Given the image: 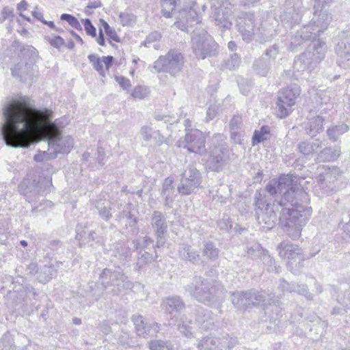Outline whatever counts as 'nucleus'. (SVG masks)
<instances>
[{
    "label": "nucleus",
    "instance_id": "obj_20",
    "mask_svg": "<svg viewBox=\"0 0 350 350\" xmlns=\"http://www.w3.org/2000/svg\"><path fill=\"white\" fill-rule=\"evenodd\" d=\"M277 250L281 258L288 260V267H291L293 262L296 260L299 262L304 260L301 249L288 241L281 242L278 245Z\"/></svg>",
    "mask_w": 350,
    "mask_h": 350
},
{
    "label": "nucleus",
    "instance_id": "obj_30",
    "mask_svg": "<svg viewBox=\"0 0 350 350\" xmlns=\"http://www.w3.org/2000/svg\"><path fill=\"white\" fill-rule=\"evenodd\" d=\"M165 311L172 317H176L185 308V304L179 296L167 297L163 300Z\"/></svg>",
    "mask_w": 350,
    "mask_h": 350
},
{
    "label": "nucleus",
    "instance_id": "obj_6",
    "mask_svg": "<svg viewBox=\"0 0 350 350\" xmlns=\"http://www.w3.org/2000/svg\"><path fill=\"white\" fill-rule=\"evenodd\" d=\"M211 14L210 18L214 25L221 31L232 27V15L234 12V3L232 0H211Z\"/></svg>",
    "mask_w": 350,
    "mask_h": 350
},
{
    "label": "nucleus",
    "instance_id": "obj_5",
    "mask_svg": "<svg viewBox=\"0 0 350 350\" xmlns=\"http://www.w3.org/2000/svg\"><path fill=\"white\" fill-rule=\"evenodd\" d=\"M191 42L192 51L198 59H204L218 53L219 45L201 26L192 30Z\"/></svg>",
    "mask_w": 350,
    "mask_h": 350
},
{
    "label": "nucleus",
    "instance_id": "obj_42",
    "mask_svg": "<svg viewBox=\"0 0 350 350\" xmlns=\"http://www.w3.org/2000/svg\"><path fill=\"white\" fill-rule=\"evenodd\" d=\"M180 4V0H161L162 15L165 18L172 17Z\"/></svg>",
    "mask_w": 350,
    "mask_h": 350
},
{
    "label": "nucleus",
    "instance_id": "obj_10",
    "mask_svg": "<svg viewBox=\"0 0 350 350\" xmlns=\"http://www.w3.org/2000/svg\"><path fill=\"white\" fill-rule=\"evenodd\" d=\"M201 184L202 176L200 171L194 165H189L181 174L177 190L181 195H190L195 193Z\"/></svg>",
    "mask_w": 350,
    "mask_h": 350
},
{
    "label": "nucleus",
    "instance_id": "obj_41",
    "mask_svg": "<svg viewBox=\"0 0 350 350\" xmlns=\"http://www.w3.org/2000/svg\"><path fill=\"white\" fill-rule=\"evenodd\" d=\"M272 64L265 57H260L256 59L252 65L255 73L262 77H265L269 73Z\"/></svg>",
    "mask_w": 350,
    "mask_h": 350
},
{
    "label": "nucleus",
    "instance_id": "obj_61",
    "mask_svg": "<svg viewBox=\"0 0 350 350\" xmlns=\"http://www.w3.org/2000/svg\"><path fill=\"white\" fill-rule=\"evenodd\" d=\"M229 127L230 131L243 130L242 117L239 114L234 115L230 120Z\"/></svg>",
    "mask_w": 350,
    "mask_h": 350
},
{
    "label": "nucleus",
    "instance_id": "obj_4",
    "mask_svg": "<svg viewBox=\"0 0 350 350\" xmlns=\"http://www.w3.org/2000/svg\"><path fill=\"white\" fill-rule=\"evenodd\" d=\"M326 52L327 45L323 40L320 39L313 40L308 49L295 58L293 64L294 70L298 72L304 71L312 72L325 58Z\"/></svg>",
    "mask_w": 350,
    "mask_h": 350
},
{
    "label": "nucleus",
    "instance_id": "obj_26",
    "mask_svg": "<svg viewBox=\"0 0 350 350\" xmlns=\"http://www.w3.org/2000/svg\"><path fill=\"white\" fill-rule=\"evenodd\" d=\"M132 321L135 326V330L138 336L146 338L148 336H153L159 330V326L156 323L148 324L144 321L141 314L132 316Z\"/></svg>",
    "mask_w": 350,
    "mask_h": 350
},
{
    "label": "nucleus",
    "instance_id": "obj_29",
    "mask_svg": "<svg viewBox=\"0 0 350 350\" xmlns=\"http://www.w3.org/2000/svg\"><path fill=\"white\" fill-rule=\"evenodd\" d=\"M277 212L280 213V208L273 206L268 211H262L260 213L256 212L258 223L267 229L273 228L276 222L278 221H280Z\"/></svg>",
    "mask_w": 350,
    "mask_h": 350
},
{
    "label": "nucleus",
    "instance_id": "obj_37",
    "mask_svg": "<svg viewBox=\"0 0 350 350\" xmlns=\"http://www.w3.org/2000/svg\"><path fill=\"white\" fill-rule=\"evenodd\" d=\"M340 146L326 147L318 153L317 159L322 162L334 161L340 157Z\"/></svg>",
    "mask_w": 350,
    "mask_h": 350
},
{
    "label": "nucleus",
    "instance_id": "obj_35",
    "mask_svg": "<svg viewBox=\"0 0 350 350\" xmlns=\"http://www.w3.org/2000/svg\"><path fill=\"white\" fill-rule=\"evenodd\" d=\"M254 196L256 212H258V211L260 212L268 211L272 208L275 199L274 196H270L269 193L266 191L263 193L256 191Z\"/></svg>",
    "mask_w": 350,
    "mask_h": 350
},
{
    "label": "nucleus",
    "instance_id": "obj_62",
    "mask_svg": "<svg viewBox=\"0 0 350 350\" xmlns=\"http://www.w3.org/2000/svg\"><path fill=\"white\" fill-rule=\"evenodd\" d=\"M120 23L123 26L131 25L135 21V16L129 12H121L119 15Z\"/></svg>",
    "mask_w": 350,
    "mask_h": 350
},
{
    "label": "nucleus",
    "instance_id": "obj_56",
    "mask_svg": "<svg viewBox=\"0 0 350 350\" xmlns=\"http://www.w3.org/2000/svg\"><path fill=\"white\" fill-rule=\"evenodd\" d=\"M154 254H150L146 251H142L141 254H138L139 256L137 260V265L142 267L144 265L149 263L157 258V252H154Z\"/></svg>",
    "mask_w": 350,
    "mask_h": 350
},
{
    "label": "nucleus",
    "instance_id": "obj_60",
    "mask_svg": "<svg viewBox=\"0 0 350 350\" xmlns=\"http://www.w3.org/2000/svg\"><path fill=\"white\" fill-rule=\"evenodd\" d=\"M62 21H66L72 27L76 29H81L79 21L74 16L69 14H62L60 17Z\"/></svg>",
    "mask_w": 350,
    "mask_h": 350
},
{
    "label": "nucleus",
    "instance_id": "obj_27",
    "mask_svg": "<svg viewBox=\"0 0 350 350\" xmlns=\"http://www.w3.org/2000/svg\"><path fill=\"white\" fill-rule=\"evenodd\" d=\"M226 150L222 144L216 146L211 150L206 159V167L212 171L220 170L224 164V151Z\"/></svg>",
    "mask_w": 350,
    "mask_h": 350
},
{
    "label": "nucleus",
    "instance_id": "obj_50",
    "mask_svg": "<svg viewBox=\"0 0 350 350\" xmlns=\"http://www.w3.org/2000/svg\"><path fill=\"white\" fill-rule=\"evenodd\" d=\"M114 252L115 256L118 258L121 262L127 261L131 256V249L124 244L116 246Z\"/></svg>",
    "mask_w": 350,
    "mask_h": 350
},
{
    "label": "nucleus",
    "instance_id": "obj_8",
    "mask_svg": "<svg viewBox=\"0 0 350 350\" xmlns=\"http://www.w3.org/2000/svg\"><path fill=\"white\" fill-rule=\"evenodd\" d=\"M184 63V57L181 53L176 50H170L154 62L153 68L157 72H167L175 76L181 71Z\"/></svg>",
    "mask_w": 350,
    "mask_h": 350
},
{
    "label": "nucleus",
    "instance_id": "obj_2",
    "mask_svg": "<svg viewBox=\"0 0 350 350\" xmlns=\"http://www.w3.org/2000/svg\"><path fill=\"white\" fill-rule=\"evenodd\" d=\"M266 190L270 196H275L273 206L280 210L279 219L284 231L292 239H298L303 226L311 216L312 210L310 207L298 204L295 198L297 195L303 196L306 202L307 194L302 190L295 191L288 175L280 177L278 181L270 182Z\"/></svg>",
    "mask_w": 350,
    "mask_h": 350
},
{
    "label": "nucleus",
    "instance_id": "obj_39",
    "mask_svg": "<svg viewBox=\"0 0 350 350\" xmlns=\"http://www.w3.org/2000/svg\"><path fill=\"white\" fill-rule=\"evenodd\" d=\"M174 179L172 177H167L163 183L162 196L165 199V205L171 207L173 202V194L174 187L173 186Z\"/></svg>",
    "mask_w": 350,
    "mask_h": 350
},
{
    "label": "nucleus",
    "instance_id": "obj_13",
    "mask_svg": "<svg viewBox=\"0 0 350 350\" xmlns=\"http://www.w3.org/2000/svg\"><path fill=\"white\" fill-rule=\"evenodd\" d=\"M24 186L26 187L23 190L24 195L29 202H33L38 196H44L50 191L52 181L51 178L40 177L38 181L33 180L31 183H27L25 180L21 185V187L23 188Z\"/></svg>",
    "mask_w": 350,
    "mask_h": 350
},
{
    "label": "nucleus",
    "instance_id": "obj_48",
    "mask_svg": "<svg viewBox=\"0 0 350 350\" xmlns=\"http://www.w3.org/2000/svg\"><path fill=\"white\" fill-rule=\"evenodd\" d=\"M349 131V126L345 124H340L327 130V134L329 139L335 142L339 137Z\"/></svg>",
    "mask_w": 350,
    "mask_h": 350
},
{
    "label": "nucleus",
    "instance_id": "obj_21",
    "mask_svg": "<svg viewBox=\"0 0 350 350\" xmlns=\"http://www.w3.org/2000/svg\"><path fill=\"white\" fill-rule=\"evenodd\" d=\"M76 239L81 246L94 241L98 245H103L104 244L103 238L96 237L95 230L92 229L91 224L87 222L78 224L76 227Z\"/></svg>",
    "mask_w": 350,
    "mask_h": 350
},
{
    "label": "nucleus",
    "instance_id": "obj_55",
    "mask_svg": "<svg viewBox=\"0 0 350 350\" xmlns=\"http://www.w3.org/2000/svg\"><path fill=\"white\" fill-rule=\"evenodd\" d=\"M88 59L92 64L93 68L102 76L105 75V71L103 66V59H100L95 54L88 55Z\"/></svg>",
    "mask_w": 350,
    "mask_h": 350
},
{
    "label": "nucleus",
    "instance_id": "obj_53",
    "mask_svg": "<svg viewBox=\"0 0 350 350\" xmlns=\"http://www.w3.org/2000/svg\"><path fill=\"white\" fill-rule=\"evenodd\" d=\"M0 348L1 350H15L14 338L10 333L4 334L0 339Z\"/></svg>",
    "mask_w": 350,
    "mask_h": 350
},
{
    "label": "nucleus",
    "instance_id": "obj_54",
    "mask_svg": "<svg viewBox=\"0 0 350 350\" xmlns=\"http://www.w3.org/2000/svg\"><path fill=\"white\" fill-rule=\"evenodd\" d=\"M150 350H173L174 345L169 341L161 340H152L149 342Z\"/></svg>",
    "mask_w": 350,
    "mask_h": 350
},
{
    "label": "nucleus",
    "instance_id": "obj_12",
    "mask_svg": "<svg viewBox=\"0 0 350 350\" xmlns=\"http://www.w3.org/2000/svg\"><path fill=\"white\" fill-rule=\"evenodd\" d=\"M330 293L340 305L332 309V314L342 315L350 310V286L348 284L330 286Z\"/></svg>",
    "mask_w": 350,
    "mask_h": 350
},
{
    "label": "nucleus",
    "instance_id": "obj_23",
    "mask_svg": "<svg viewBox=\"0 0 350 350\" xmlns=\"http://www.w3.org/2000/svg\"><path fill=\"white\" fill-rule=\"evenodd\" d=\"M331 21L332 16L326 11H321L319 14L314 11L313 18L305 26H309L311 33L317 38L327 29Z\"/></svg>",
    "mask_w": 350,
    "mask_h": 350
},
{
    "label": "nucleus",
    "instance_id": "obj_33",
    "mask_svg": "<svg viewBox=\"0 0 350 350\" xmlns=\"http://www.w3.org/2000/svg\"><path fill=\"white\" fill-rule=\"evenodd\" d=\"M276 34L277 30L274 28V26L265 23L258 29L254 37L256 40L260 44H265L271 42Z\"/></svg>",
    "mask_w": 350,
    "mask_h": 350
},
{
    "label": "nucleus",
    "instance_id": "obj_43",
    "mask_svg": "<svg viewBox=\"0 0 350 350\" xmlns=\"http://www.w3.org/2000/svg\"><path fill=\"white\" fill-rule=\"evenodd\" d=\"M219 249L212 241H206L202 249V256L207 260L214 261L219 257Z\"/></svg>",
    "mask_w": 350,
    "mask_h": 350
},
{
    "label": "nucleus",
    "instance_id": "obj_59",
    "mask_svg": "<svg viewBox=\"0 0 350 350\" xmlns=\"http://www.w3.org/2000/svg\"><path fill=\"white\" fill-rule=\"evenodd\" d=\"M279 53V46L277 44H273L266 50L264 55L262 57L268 58V60L273 64L277 55Z\"/></svg>",
    "mask_w": 350,
    "mask_h": 350
},
{
    "label": "nucleus",
    "instance_id": "obj_25",
    "mask_svg": "<svg viewBox=\"0 0 350 350\" xmlns=\"http://www.w3.org/2000/svg\"><path fill=\"white\" fill-rule=\"evenodd\" d=\"M315 38L316 37L309 30V26L304 25L291 36L289 43L287 44V49L291 51H296L305 42L311 40H315Z\"/></svg>",
    "mask_w": 350,
    "mask_h": 350
},
{
    "label": "nucleus",
    "instance_id": "obj_52",
    "mask_svg": "<svg viewBox=\"0 0 350 350\" xmlns=\"http://www.w3.org/2000/svg\"><path fill=\"white\" fill-rule=\"evenodd\" d=\"M247 255L249 258L255 260L258 258H262V256L264 255L265 250H264L261 245L258 243H254V245L247 247Z\"/></svg>",
    "mask_w": 350,
    "mask_h": 350
},
{
    "label": "nucleus",
    "instance_id": "obj_34",
    "mask_svg": "<svg viewBox=\"0 0 350 350\" xmlns=\"http://www.w3.org/2000/svg\"><path fill=\"white\" fill-rule=\"evenodd\" d=\"M12 76L24 82L32 79V62H20L11 69Z\"/></svg>",
    "mask_w": 350,
    "mask_h": 350
},
{
    "label": "nucleus",
    "instance_id": "obj_1",
    "mask_svg": "<svg viewBox=\"0 0 350 350\" xmlns=\"http://www.w3.org/2000/svg\"><path fill=\"white\" fill-rule=\"evenodd\" d=\"M4 123L0 132L7 146L28 148L34 143L35 133L42 131L45 136L61 134L66 122L62 118L54 122L48 118L49 111L38 109L26 96H17L7 102L3 108Z\"/></svg>",
    "mask_w": 350,
    "mask_h": 350
},
{
    "label": "nucleus",
    "instance_id": "obj_17",
    "mask_svg": "<svg viewBox=\"0 0 350 350\" xmlns=\"http://www.w3.org/2000/svg\"><path fill=\"white\" fill-rule=\"evenodd\" d=\"M285 1H286V8L280 15V19L284 28L291 29L294 25L298 24L301 19V3H293L291 0Z\"/></svg>",
    "mask_w": 350,
    "mask_h": 350
},
{
    "label": "nucleus",
    "instance_id": "obj_9",
    "mask_svg": "<svg viewBox=\"0 0 350 350\" xmlns=\"http://www.w3.org/2000/svg\"><path fill=\"white\" fill-rule=\"evenodd\" d=\"M300 92V88L297 85L288 86L278 92L275 103L278 117L285 118L291 114Z\"/></svg>",
    "mask_w": 350,
    "mask_h": 350
},
{
    "label": "nucleus",
    "instance_id": "obj_38",
    "mask_svg": "<svg viewBox=\"0 0 350 350\" xmlns=\"http://www.w3.org/2000/svg\"><path fill=\"white\" fill-rule=\"evenodd\" d=\"M321 147V142L319 139L314 142L303 141L298 144L299 152L306 157H311Z\"/></svg>",
    "mask_w": 350,
    "mask_h": 350
},
{
    "label": "nucleus",
    "instance_id": "obj_22",
    "mask_svg": "<svg viewBox=\"0 0 350 350\" xmlns=\"http://www.w3.org/2000/svg\"><path fill=\"white\" fill-rule=\"evenodd\" d=\"M340 173V169L337 167L325 166V172L320 174L317 178V187L322 190L323 193L329 194L333 190L332 183L337 180Z\"/></svg>",
    "mask_w": 350,
    "mask_h": 350
},
{
    "label": "nucleus",
    "instance_id": "obj_40",
    "mask_svg": "<svg viewBox=\"0 0 350 350\" xmlns=\"http://www.w3.org/2000/svg\"><path fill=\"white\" fill-rule=\"evenodd\" d=\"M232 304L238 309H246L250 308L247 292L237 291L230 294Z\"/></svg>",
    "mask_w": 350,
    "mask_h": 350
},
{
    "label": "nucleus",
    "instance_id": "obj_49",
    "mask_svg": "<svg viewBox=\"0 0 350 350\" xmlns=\"http://www.w3.org/2000/svg\"><path fill=\"white\" fill-rule=\"evenodd\" d=\"M269 133L268 126H262L259 131L256 130L252 137V145L255 146L267 140Z\"/></svg>",
    "mask_w": 350,
    "mask_h": 350
},
{
    "label": "nucleus",
    "instance_id": "obj_7",
    "mask_svg": "<svg viewBox=\"0 0 350 350\" xmlns=\"http://www.w3.org/2000/svg\"><path fill=\"white\" fill-rule=\"evenodd\" d=\"M98 283L106 290L109 286H113L112 291L118 294L124 290L131 289L133 283L128 280L124 273L119 270L104 269L100 274Z\"/></svg>",
    "mask_w": 350,
    "mask_h": 350
},
{
    "label": "nucleus",
    "instance_id": "obj_45",
    "mask_svg": "<svg viewBox=\"0 0 350 350\" xmlns=\"http://www.w3.org/2000/svg\"><path fill=\"white\" fill-rule=\"evenodd\" d=\"M140 133L143 139L146 141H150L151 139L156 140L158 144H161L163 142V137H162L159 131H152V129L147 126L142 127Z\"/></svg>",
    "mask_w": 350,
    "mask_h": 350
},
{
    "label": "nucleus",
    "instance_id": "obj_36",
    "mask_svg": "<svg viewBox=\"0 0 350 350\" xmlns=\"http://www.w3.org/2000/svg\"><path fill=\"white\" fill-rule=\"evenodd\" d=\"M323 122L324 119L320 116L309 118L305 125L306 133L312 137H315L323 130Z\"/></svg>",
    "mask_w": 350,
    "mask_h": 350
},
{
    "label": "nucleus",
    "instance_id": "obj_18",
    "mask_svg": "<svg viewBox=\"0 0 350 350\" xmlns=\"http://www.w3.org/2000/svg\"><path fill=\"white\" fill-rule=\"evenodd\" d=\"M201 22L196 4H193L189 9H183L180 11L178 20L174 23V25L182 31L189 32V29L195 25H198Z\"/></svg>",
    "mask_w": 350,
    "mask_h": 350
},
{
    "label": "nucleus",
    "instance_id": "obj_58",
    "mask_svg": "<svg viewBox=\"0 0 350 350\" xmlns=\"http://www.w3.org/2000/svg\"><path fill=\"white\" fill-rule=\"evenodd\" d=\"M150 93L149 89L144 85L136 86L132 92L131 96L139 100L144 99Z\"/></svg>",
    "mask_w": 350,
    "mask_h": 350
},
{
    "label": "nucleus",
    "instance_id": "obj_11",
    "mask_svg": "<svg viewBox=\"0 0 350 350\" xmlns=\"http://www.w3.org/2000/svg\"><path fill=\"white\" fill-rule=\"evenodd\" d=\"M205 143L203 132L198 129H186L184 140L178 141V146H183L190 152L202 154L206 152Z\"/></svg>",
    "mask_w": 350,
    "mask_h": 350
},
{
    "label": "nucleus",
    "instance_id": "obj_64",
    "mask_svg": "<svg viewBox=\"0 0 350 350\" xmlns=\"http://www.w3.org/2000/svg\"><path fill=\"white\" fill-rule=\"evenodd\" d=\"M217 227L223 232H229L232 228V222L230 218H223L217 222Z\"/></svg>",
    "mask_w": 350,
    "mask_h": 350
},
{
    "label": "nucleus",
    "instance_id": "obj_31",
    "mask_svg": "<svg viewBox=\"0 0 350 350\" xmlns=\"http://www.w3.org/2000/svg\"><path fill=\"white\" fill-rule=\"evenodd\" d=\"M150 224L155 237L165 234L167 232L166 217L161 211H154L150 217Z\"/></svg>",
    "mask_w": 350,
    "mask_h": 350
},
{
    "label": "nucleus",
    "instance_id": "obj_24",
    "mask_svg": "<svg viewBox=\"0 0 350 350\" xmlns=\"http://www.w3.org/2000/svg\"><path fill=\"white\" fill-rule=\"evenodd\" d=\"M250 307L254 306L278 305L280 301L273 294H266L265 292L258 291L256 289L247 291Z\"/></svg>",
    "mask_w": 350,
    "mask_h": 350
},
{
    "label": "nucleus",
    "instance_id": "obj_15",
    "mask_svg": "<svg viewBox=\"0 0 350 350\" xmlns=\"http://www.w3.org/2000/svg\"><path fill=\"white\" fill-rule=\"evenodd\" d=\"M237 344L228 335L221 338L205 337L198 345L200 350H230Z\"/></svg>",
    "mask_w": 350,
    "mask_h": 350
},
{
    "label": "nucleus",
    "instance_id": "obj_47",
    "mask_svg": "<svg viewBox=\"0 0 350 350\" xmlns=\"http://www.w3.org/2000/svg\"><path fill=\"white\" fill-rule=\"evenodd\" d=\"M153 242V239L148 236H145L142 238L134 239L133 245L135 250L138 252V254H141L142 251L149 249L150 247L154 249Z\"/></svg>",
    "mask_w": 350,
    "mask_h": 350
},
{
    "label": "nucleus",
    "instance_id": "obj_28",
    "mask_svg": "<svg viewBox=\"0 0 350 350\" xmlns=\"http://www.w3.org/2000/svg\"><path fill=\"white\" fill-rule=\"evenodd\" d=\"M196 321L200 328L205 331L212 330L215 327V320L212 312L201 306L196 309Z\"/></svg>",
    "mask_w": 350,
    "mask_h": 350
},
{
    "label": "nucleus",
    "instance_id": "obj_57",
    "mask_svg": "<svg viewBox=\"0 0 350 350\" xmlns=\"http://www.w3.org/2000/svg\"><path fill=\"white\" fill-rule=\"evenodd\" d=\"M21 54L23 57L28 58L29 62H31L33 63L38 55V51L32 46L27 45L21 49Z\"/></svg>",
    "mask_w": 350,
    "mask_h": 350
},
{
    "label": "nucleus",
    "instance_id": "obj_16",
    "mask_svg": "<svg viewBox=\"0 0 350 350\" xmlns=\"http://www.w3.org/2000/svg\"><path fill=\"white\" fill-rule=\"evenodd\" d=\"M236 27L243 40L250 42L254 38V16L250 12H242L236 19Z\"/></svg>",
    "mask_w": 350,
    "mask_h": 350
},
{
    "label": "nucleus",
    "instance_id": "obj_14",
    "mask_svg": "<svg viewBox=\"0 0 350 350\" xmlns=\"http://www.w3.org/2000/svg\"><path fill=\"white\" fill-rule=\"evenodd\" d=\"M340 40L335 48L337 64L342 69H350V29L339 35Z\"/></svg>",
    "mask_w": 350,
    "mask_h": 350
},
{
    "label": "nucleus",
    "instance_id": "obj_63",
    "mask_svg": "<svg viewBox=\"0 0 350 350\" xmlns=\"http://www.w3.org/2000/svg\"><path fill=\"white\" fill-rule=\"evenodd\" d=\"M240 63V57L237 53H234L231 55L230 57L226 61L225 66L229 70H234L239 67Z\"/></svg>",
    "mask_w": 350,
    "mask_h": 350
},
{
    "label": "nucleus",
    "instance_id": "obj_51",
    "mask_svg": "<svg viewBox=\"0 0 350 350\" xmlns=\"http://www.w3.org/2000/svg\"><path fill=\"white\" fill-rule=\"evenodd\" d=\"M261 260L269 272H280L279 269L280 267L275 265L274 259L269 254L267 250H265L264 255L262 256Z\"/></svg>",
    "mask_w": 350,
    "mask_h": 350
},
{
    "label": "nucleus",
    "instance_id": "obj_46",
    "mask_svg": "<svg viewBox=\"0 0 350 350\" xmlns=\"http://www.w3.org/2000/svg\"><path fill=\"white\" fill-rule=\"evenodd\" d=\"M56 270L53 265H44L38 271V280L41 283H46L55 275Z\"/></svg>",
    "mask_w": 350,
    "mask_h": 350
},
{
    "label": "nucleus",
    "instance_id": "obj_3",
    "mask_svg": "<svg viewBox=\"0 0 350 350\" xmlns=\"http://www.w3.org/2000/svg\"><path fill=\"white\" fill-rule=\"evenodd\" d=\"M185 290L191 297L208 306L221 304L227 293V290L220 282H208L201 277L193 278L185 286Z\"/></svg>",
    "mask_w": 350,
    "mask_h": 350
},
{
    "label": "nucleus",
    "instance_id": "obj_32",
    "mask_svg": "<svg viewBox=\"0 0 350 350\" xmlns=\"http://www.w3.org/2000/svg\"><path fill=\"white\" fill-rule=\"evenodd\" d=\"M178 254L181 260L195 265L198 264L201 260L199 251L187 244L179 245Z\"/></svg>",
    "mask_w": 350,
    "mask_h": 350
},
{
    "label": "nucleus",
    "instance_id": "obj_19",
    "mask_svg": "<svg viewBox=\"0 0 350 350\" xmlns=\"http://www.w3.org/2000/svg\"><path fill=\"white\" fill-rule=\"evenodd\" d=\"M50 149L53 150L52 158H55L58 153H68L73 146V139L61 134L45 136Z\"/></svg>",
    "mask_w": 350,
    "mask_h": 350
},
{
    "label": "nucleus",
    "instance_id": "obj_44",
    "mask_svg": "<svg viewBox=\"0 0 350 350\" xmlns=\"http://www.w3.org/2000/svg\"><path fill=\"white\" fill-rule=\"evenodd\" d=\"M98 210L99 215L105 221H109L112 215L111 213V202L109 200H100L96 202L95 205Z\"/></svg>",
    "mask_w": 350,
    "mask_h": 350
}]
</instances>
